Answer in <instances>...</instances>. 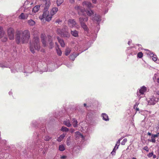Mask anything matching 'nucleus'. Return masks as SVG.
I'll return each instance as SVG.
<instances>
[{
    "label": "nucleus",
    "instance_id": "f257e3e1",
    "mask_svg": "<svg viewBox=\"0 0 159 159\" xmlns=\"http://www.w3.org/2000/svg\"><path fill=\"white\" fill-rule=\"evenodd\" d=\"M30 37V32L28 30H19L16 32L15 40L17 44L23 43L28 42Z\"/></svg>",
    "mask_w": 159,
    "mask_h": 159
},
{
    "label": "nucleus",
    "instance_id": "f03ea898",
    "mask_svg": "<svg viewBox=\"0 0 159 159\" xmlns=\"http://www.w3.org/2000/svg\"><path fill=\"white\" fill-rule=\"evenodd\" d=\"M88 19L87 17H80L79 18V22L81 28L84 30L85 34L87 36L90 37L91 39L93 40V33H90L89 29L86 24V22H87Z\"/></svg>",
    "mask_w": 159,
    "mask_h": 159
},
{
    "label": "nucleus",
    "instance_id": "7ed1b4c3",
    "mask_svg": "<svg viewBox=\"0 0 159 159\" xmlns=\"http://www.w3.org/2000/svg\"><path fill=\"white\" fill-rule=\"evenodd\" d=\"M46 127L43 126L41 127L40 129V131L39 132H35L33 134V137L34 138L37 139V142L36 145L37 147L40 148L39 145L41 143L42 141L40 139V138L42 137L43 134L45 132Z\"/></svg>",
    "mask_w": 159,
    "mask_h": 159
},
{
    "label": "nucleus",
    "instance_id": "20e7f679",
    "mask_svg": "<svg viewBox=\"0 0 159 159\" xmlns=\"http://www.w3.org/2000/svg\"><path fill=\"white\" fill-rule=\"evenodd\" d=\"M92 18L93 20L96 21L98 23L94 29V33H93V40L94 41L97 37V34L100 29L99 24L101 20V16L99 15L96 14H95L94 16H92Z\"/></svg>",
    "mask_w": 159,
    "mask_h": 159
},
{
    "label": "nucleus",
    "instance_id": "39448f33",
    "mask_svg": "<svg viewBox=\"0 0 159 159\" xmlns=\"http://www.w3.org/2000/svg\"><path fill=\"white\" fill-rule=\"evenodd\" d=\"M30 51L32 53H34L35 52V49L38 51L40 49L39 39L38 37H34L33 43H30Z\"/></svg>",
    "mask_w": 159,
    "mask_h": 159
},
{
    "label": "nucleus",
    "instance_id": "423d86ee",
    "mask_svg": "<svg viewBox=\"0 0 159 159\" xmlns=\"http://www.w3.org/2000/svg\"><path fill=\"white\" fill-rule=\"evenodd\" d=\"M57 32L58 34L63 36L64 38H68L70 37V35L68 32L67 26L64 25L62 29L58 28Z\"/></svg>",
    "mask_w": 159,
    "mask_h": 159
},
{
    "label": "nucleus",
    "instance_id": "0eeeda50",
    "mask_svg": "<svg viewBox=\"0 0 159 159\" xmlns=\"http://www.w3.org/2000/svg\"><path fill=\"white\" fill-rule=\"evenodd\" d=\"M52 16V13H49L48 10H44L43 15L39 16V19L41 20L44 19L46 21H49L51 20Z\"/></svg>",
    "mask_w": 159,
    "mask_h": 159
},
{
    "label": "nucleus",
    "instance_id": "6e6552de",
    "mask_svg": "<svg viewBox=\"0 0 159 159\" xmlns=\"http://www.w3.org/2000/svg\"><path fill=\"white\" fill-rule=\"evenodd\" d=\"M77 50H78L80 52L79 53H76L75 52H73L72 53H71L69 56V57L70 60L74 61L75 58L78 56L80 53H82V52L85 51L87 49H84L82 48L81 47H80V46L78 47H77Z\"/></svg>",
    "mask_w": 159,
    "mask_h": 159
},
{
    "label": "nucleus",
    "instance_id": "1a4fd4ad",
    "mask_svg": "<svg viewBox=\"0 0 159 159\" xmlns=\"http://www.w3.org/2000/svg\"><path fill=\"white\" fill-rule=\"evenodd\" d=\"M159 99V98H156L154 95L149 98V99H148V104L150 105H154L158 102Z\"/></svg>",
    "mask_w": 159,
    "mask_h": 159
},
{
    "label": "nucleus",
    "instance_id": "9d476101",
    "mask_svg": "<svg viewBox=\"0 0 159 159\" xmlns=\"http://www.w3.org/2000/svg\"><path fill=\"white\" fill-rule=\"evenodd\" d=\"M67 24L69 26L70 28H78V27H77V26H79L74 19H69L67 21Z\"/></svg>",
    "mask_w": 159,
    "mask_h": 159
},
{
    "label": "nucleus",
    "instance_id": "9b49d317",
    "mask_svg": "<svg viewBox=\"0 0 159 159\" xmlns=\"http://www.w3.org/2000/svg\"><path fill=\"white\" fill-rule=\"evenodd\" d=\"M147 90L146 88L144 86L141 87L139 90H138L137 92V96L139 98V99H140L141 98V95L144 94V93L146 92Z\"/></svg>",
    "mask_w": 159,
    "mask_h": 159
},
{
    "label": "nucleus",
    "instance_id": "f8f14e48",
    "mask_svg": "<svg viewBox=\"0 0 159 159\" xmlns=\"http://www.w3.org/2000/svg\"><path fill=\"white\" fill-rule=\"evenodd\" d=\"M75 10L78 11V14L80 16L84 15V9L83 7L77 5L75 7Z\"/></svg>",
    "mask_w": 159,
    "mask_h": 159
},
{
    "label": "nucleus",
    "instance_id": "ddd939ff",
    "mask_svg": "<svg viewBox=\"0 0 159 159\" xmlns=\"http://www.w3.org/2000/svg\"><path fill=\"white\" fill-rule=\"evenodd\" d=\"M24 69H23L24 70L23 71H22L21 72L24 73H31L34 70V69L35 68L34 67H30L27 66H24Z\"/></svg>",
    "mask_w": 159,
    "mask_h": 159
},
{
    "label": "nucleus",
    "instance_id": "4468645a",
    "mask_svg": "<svg viewBox=\"0 0 159 159\" xmlns=\"http://www.w3.org/2000/svg\"><path fill=\"white\" fill-rule=\"evenodd\" d=\"M95 112L93 111H89L86 116V119L89 121H91L93 119Z\"/></svg>",
    "mask_w": 159,
    "mask_h": 159
},
{
    "label": "nucleus",
    "instance_id": "2eb2a0df",
    "mask_svg": "<svg viewBox=\"0 0 159 159\" xmlns=\"http://www.w3.org/2000/svg\"><path fill=\"white\" fill-rule=\"evenodd\" d=\"M7 34L10 40L13 39L14 38V30L12 28H10L7 30Z\"/></svg>",
    "mask_w": 159,
    "mask_h": 159
},
{
    "label": "nucleus",
    "instance_id": "dca6fc26",
    "mask_svg": "<svg viewBox=\"0 0 159 159\" xmlns=\"http://www.w3.org/2000/svg\"><path fill=\"white\" fill-rule=\"evenodd\" d=\"M11 64L8 63L6 61L0 62V67L3 68H11Z\"/></svg>",
    "mask_w": 159,
    "mask_h": 159
},
{
    "label": "nucleus",
    "instance_id": "f3484780",
    "mask_svg": "<svg viewBox=\"0 0 159 159\" xmlns=\"http://www.w3.org/2000/svg\"><path fill=\"white\" fill-rule=\"evenodd\" d=\"M84 6L87 7L89 9L93 7V6L90 2L87 1H84L82 3Z\"/></svg>",
    "mask_w": 159,
    "mask_h": 159
},
{
    "label": "nucleus",
    "instance_id": "a211bd4d",
    "mask_svg": "<svg viewBox=\"0 0 159 159\" xmlns=\"http://www.w3.org/2000/svg\"><path fill=\"white\" fill-rule=\"evenodd\" d=\"M29 14V13L24 14L23 13H22L19 16V18L22 20L27 19Z\"/></svg>",
    "mask_w": 159,
    "mask_h": 159
},
{
    "label": "nucleus",
    "instance_id": "6ab92c4d",
    "mask_svg": "<svg viewBox=\"0 0 159 159\" xmlns=\"http://www.w3.org/2000/svg\"><path fill=\"white\" fill-rule=\"evenodd\" d=\"M40 6L39 5L36 6L34 7L32 9V12L31 13L30 12L29 14L31 15H33L36 12H37L39 10Z\"/></svg>",
    "mask_w": 159,
    "mask_h": 159
},
{
    "label": "nucleus",
    "instance_id": "aec40b11",
    "mask_svg": "<svg viewBox=\"0 0 159 159\" xmlns=\"http://www.w3.org/2000/svg\"><path fill=\"white\" fill-rule=\"evenodd\" d=\"M21 66L22 68L21 69H16L15 68H11V72L12 73H15L16 72H21L22 71H24L22 69V66L20 65Z\"/></svg>",
    "mask_w": 159,
    "mask_h": 159
},
{
    "label": "nucleus",
    "instance_id": "412c9836",
    "mask_svg": "<svg viewBox=\"0 0 159 159\" xmlns=\"http://www.w3.org/2000/svg\"><path fill=\"white\" fill-rule=\"evenodd\" d=\"M101 116L102 117V119L104 120L107 121L109 120L108 115L105 113H102L101 114Z\"/></svg>",
    "mask_w": 159,
    "mask_h": 159
},
{
    "label": "nucleus",
    "instance_id": "4be33fe9",
    "mask_svg": "<svg viewBox=\"0 0 159 159\" xmlns=\"http://www.w3.org/2000/svg\"><path fill=\"white\" fill-rule=\"evenodd\" d=\"M72 124L74 127L76 128L78 127V122L75 118H72L71 119Z\"/></svg>",
    "mask_w": 159,
    "mask_h": 159
},
{
    "label": "nucleus",
    "instance_id": "5701e85b",
    "mask_svg": "<svg viewBox=\"0 0 159 159\" xmlns=\"http://www.w3.org/2000/svg\"><path fill=\"white\" fill-rule=\"evenodd\" d=\"M70 33L71 34L75 37H77L79 36V31L76 30H71Z\"/></svg>",
    "mask_w": 159,
    "mask_h": 159
},
{
    "label": "nucleus",
    "instance_id": "b1692460",
    "mask_svg": "<svg viewBox=\"0 0 159 159\" xmlns=\"http://www.w3.org/2000/svg\"><path fill=\"white\" fill-rule=\"evenodd\" d=\"M86 13L88 16H94V12L93 10H92L90 9L87 10L86 11Z\"/></svg>",
    "mask_w": 159,
    "mask_h": 159
},
{
    "label": "nucleus",
    "instance_id": "393cba45",
    "mask_svg": "<svg viewBox=\"0 0 159 159\" xmlns=\"http://www.w3.org/2000/svg\"><path fill=\"white\" fill-rule=\"evenodd\" d=\"M50 4V0H46L44 10H48Z\"/></svg>",
    "mask_w": 159,
    "mask_h": 159
},
{
    "label": "nucleus",
    "instance_id": "a878e982",
    "mask_svg": "<svg viewBox=\"0 0 159 159\" xmlns=\"http://www.w3.org/2000/svg\"><path fill=\"white\" fill-rule=\"evenodd\" d=\"M31 125L32 127L34 128H36L38 127V123L37 121L36 120H33L32 121V123L31 124Z\"/></svg>",
    "mask_w": 159,
    "mask_h": 159
},
{
    "label": "nucleus",
    "instance_id": "bb28decb",
    "mask_svg": "<svg viewBox=\"0 0 159 159\" xmlns=\"http://www.w3.org/2000/svg\"><path fill=\"white\" fill-rule=\"evenodd\" d=\"M64 124L68 127H70L71 125L70 120L69 119H66L64 122Z\"/></svg>",
    "mask_w": 159,
    "mask_h": 159
},
{
    "label": "nucleus",
    "instance_id": "cd10ccee",
    "mask_svg": "<svg viewBox=\"0 0 159 159\" xmlns=\"http://www.w3.org/2000/svg\"><path fill=\"white\" fill-rule=\"evenodd\" d=\"M149 55L150 57H152V59L153 61H155L157 60V56L156 55L154 54L153 52H149Z\"/></svg>",
    "mask_w": 159,
    "mask_h": 159
},
{
    "label": "nucleus",
    "instance_id": "c85d7f7f",
    "mask_svg": "<svg viewBox=\"0 0 159 159\" xmlns=\"http://www.w3.org/2000/svg\"><path fill=\"white\" fill-rule=\"evenodd\" d=\"M66 134L63 133L62 134L60 135V136L57 139V140L58 142H61L64 138V137L65 136Z\"/></svg>",
    "mask_w": 159,
    "mask_h": 159
},
{
    "label": "nucleus",
    "instance_id": "c756f323",
    "mask_svg": "<svg viewBox=\"0 0 159 159\" xmlns=\"http://www.w3.org/2000/svg\"><path fill=\"white\" fill-rule=\"evenodd\" d=\"M57 39L58 40V41L59 42V43H60V44L61 46L62 47H64L65 46V44L64 42V41H63V39L60 38L59 37H58Z\"/></svg>",
    "mask_w": 159,
    "mask_h": 159
},
{
    "label": "nucleus",
    "instance_id": "7c9ffc66",
    "mask_svg": "<svg viewBox=\"0 0 159 159\" xmlns=\"http://www.w3.org/2000/svg\"><path fill=\"white\" fill-rule=\"evenodd\" d=\"M43 138L44 140L46 141H48L52 139V137L48 135H44Z\"/></svg>",
    "mask_w": 159,
    "mask_h": 159
},
{
    "label": "nucleus",
    "instance_id": "2f4dec72",
    "mask_svg": "<svg viewBox=\"0 0 159 159\" xmlns=\"http://www.w3.org/2000/svg\"><path fill=\"white\" fill-rule=\"evenodd\" d=\"M58 11V8L57 7H54L52 9V10L50 12L51 13H52L53 15L56 13Z\"/></svg>",
    "mask_w": 159,
    "mask_h": 159
},
{
    "label": "nucleus",
    "instance_id": "473e14b6",
    "mask_svg": "<svg viewBox=\"0 0 159 159\" xmlns=\"http://www.w3.org/2000/svg\"><path fill=\"white\" fill-rule=\"evenodd\" d=\"M65 150V146L63 144H61L59 146V150L61 151H63Z\"/></svg>",
    "mask_w": 159,
    "mask_h": 159
},
{
    "label": "nucleus",
    "instance_id": "72a5a7b5",
    "mask_svg": "<svg viewBox=\"0 0 159 159\" xmlns=\"http://www.w3.org/2000/svg\"><path fill=\"white\" fill-rule=\"evenodd\" d=\"M75 136H76V137H77L78 136L81 137L83 139H84V136L81 134L80 133L79 131H77L75 132Z\"/></svg>",
    "mask_w": 159,
    "mask_h": 159
},
{
    "label": "nucleus",
    "instance_id": "f704fd0d",
    "mask_svg": "<svg viewBox=\"0 0 159 159\" xmlns=\"http://www.w3.org/2000/svg\"><path fill=\"white\" fill-rule=\"evenodd\" d=\"M71 51V48H67L65 51V55L66 56H68L70 53Z\"/></svg>",
    "mask_w": 159,
    "mask_h": 159
},
{
    "label": "nucleus",
    "instance_id": "c9c22d12",
    "mask_svg": "<svg viewBox=\"0 0 159 159\" xmlns=\"http://www.w3.org/2000/svg\"><path fill=\"white\" fill-rule=\"evenodd\" d=\"M28 23L30 26H34L35 25V21L32 19L28 20Z\"/></svg>",
    "mask_w": 159,
    "mask_h": 159
},
{
    "label": "nucleus",
    "instance_id": "e433bc0d",
    "mask_svg": "<svg viewBox=\"0 0 159 159\" xmlns=\"http://www.w3.org/2000/svg\"><path fill=\"white\" fill-rule=\"evenodd\" d=\"M61 130L63 132H67L69 131V129L66 127L63 126L61 128Z\"/></svg>",
    "mask_w": 159,
    "mask_h": 159
},
{
    "label": "nucleus",
    "instance_id": "4c0bfd02",
    "mask_svg": "<svg viewBox=\"0 0 159 159\" xmlns=\"http://www.w3.org/2000/svg\"><path fill=\"white\" fill-rule=\"evenodd\" d=\"M4 34L3 28L0 27V38L3 36Z\"/></svg>",
    "mask_w": 159,
    "mask_h": 159
},
{
    "label": "nucleus",
    "instance_id": "58836bf2",
    "mask_svg": "<svg viewBox=\"0 0 159 159\" xmlns=\"http://www.w3.org/2000/svg\"><path fill=\"white\" fill-rule=\"evenodd\" d=\"M81 128L82 129V131L83 132H84L85 133H86L87 134H88L89 133V130L88 129V127H85V129H83V127H82Z\"/></svg>",
    "mask_w": 159,
    "mask_h": 159
},
{
    "label": "nucleus",
    "instance_id": "ea45409f",
    "mask_svg": "<svg viewBox=\"0 0 159 159\" xmlns=\"http://www.w3.org/2000/svg\"><path fill=\"white\" fill-rule=\"evenodd\" d=\"M122 139V138H120L116 142V144L115 146L116 147V149H117L118 148V147L120 145V141Z\"/></svg>",
    "mask_w": 159,
    "mask_h": 159
},
{
    "label": "nucleus",
    "instance_id": "a19ab883",
    "mask_svg": "<svg viewBox=\"0 0 159 159\" xmlns=\"http://www.w3.org/2000/svg\"><path fill=\"white\" fill-rule=\"evenodd\" d=\"M57 52L59 56H61L62 54V52L61 50L59 48H57L56 49Z\"/></svg>",
    "mask_w": 159,
    "mask_h": 159
},
{
    "label": "nucleus",
    "instance_id": "79ce46f5",
    "mask_svg": "<svg viewBox=\"0 0 159 159\" xmlns=\"http://www.w3.org/2000/svg\"><path fill=\"white\" fill-rule=\"evenodd\" d=\"M63 2V0H57V6H59Z\"/></svg>",
    "mask_w": 159,
    "mask_h": 159
},
{
    "label": "nucleus",
    "instance_id": "37998d69",
    "mask_svg": "<svg viewBox=\"0 0 159 159\" xmlns=\"http://www.w3.org/2000/svg\"><path fill=\"white\" fill-rule=\"evenodd\" d=\"M143 56V53L142 52H139L137 55V57L138 58H141Z\"/></svg>",
    "mask_w": 159,
    "mask_h": 159
},
{
    "label": "nucleus",
    "instance_id": "c03bdc74",
    "mask_svg": "<svg viewBox=\"0 0 159 159\" xmlns=\"http://www.w3.org/2000/svg\"><path fill=\"white\" fill-rule=\"evenodd\" d=\"M20 65L22 66V69H24V66H24L23 65L21 64L20 63L18 65V66L17 67V69H21L22 68L21 66H20Z\"/></svg>",
    "mask_w": 159,
    "mask_h": 159
},
{
    "label": "nucleus",
    "instance_id": "a18cd8bd",
    "mask_svg": "<svg viewBox=\"0 0 159 159\" xmlns=\"http://www.w3.org/2000/svg\"><path fill=\"white\" fill-rule=\"evenodd\" d=\"M64 64L68 68H70L72 66V65L70 63L68 62L66 63H64Z\"/></svg>",
    "mask_w": 159,
    "mask_h": 159
},
{
    "label": "nucleus",
    "instance_id": "49530a36",
    "mask_svg": "<svg viewBox=\"0 0 159 159\" xmlns=\"http://www.w3.org/2000/svg\"><path fill=\"white\" fill-rule=\"evenodd\" d=\"M127 139H124L123 141L121 142V144L122 145H124L125 144V143L127 142Z\"/></svg>",
    "mask_w": 159,
    "mask_h": 159
},
{
    "label": "nucleus",
    "instance_id": "de8ad7c7",
    "mask_svg": "<svg viewBox=\"0 0 159 159\" xmlns=\"http://www.w3.org/2000/svg\"><path fill=\"white\" fill-rule=\"evenodd\" d=\"M54 159H56L55 158ZM60 159H67V156L65 155L61 156Z\"/></svg>",
    "mask_w": 159,
    "mask_h": 159
},
{
    "label": "nucleus",
    "instance_id": "09e8293b",
    "mask_svg": "<svg viewBox=\"0 0 159 159\" xmlns=\"http://www.w3.org/2000/svg\"><path fill=\"white\" fill-rule=\"evenodd\" d=\"M41 41H42L45 39L46 37L43 34H42L41 36Z\"/></svg>",
    "mask_w": 159,
    "mask_h": 159
},
{
    "label": "nucleus",
    "instance_id": "8fccbe9b",
    "mask_svg": "<svg viewBox=\"0 0 159 159\" xmlns=\"http://www.w3.org/2000/svg\"><path fill=\"white\" fill-rule=\"evenodd\" d=\"M44 47L46 46L47 44L46 43V41L45 39L44 40H43L41 41Z\"/></svg>",
    "mask_w": 159,
    "mask_h": 159
},
{
    "label": "nucleus",
    "instance_id": "3c124183",
    "mask_svg": "<svg viewBox=\"0 0 159 159\" xmlns=\"http://www.w3.org/2000/svg\"><path fill=\"white\" fill-rule=\"evenodd\" d=\"M137 53V52L135 51H134L133 52H132L130 53V54L129 55V56H130V55H135Z\"/></svg>",
    "mask_w": 159,
    "mask_h": 159
},
{
    "label": "nucleus",
    "instance_id": "603ef678",
    "mask_svg": "<svg viewBox=\"0 0 159 159\" xmlns=\"http://www.w3.org/2000/svg\"><path fill=\"white\" fill-rule=\"evenodd\" d=\"M143 149L146 151L147 152L149 151V149L147 146L144 147L143 148Z\"/></svg>",
    "mask_w": 159,
    "mask_h": 159
},
{
    "label": "nucleus",
    "instance_id": "864d4df0",
    "mask_svg": "<svg viewBox=\"0 0 159 159\" xmlns=\"http://www.w3.org/2000/svg\"><path fill=\"white\" fill-rule=\"evenodd\" d=\"M152 155H153V152H150V153H149L148 155V156L149 157H152Z\"/></svg>",
    "mask_w": 159,
    "mask_h": 159
},
{
    "label": "nucleus",
    "instance_id": "5fc2aeb1",
    "mask_svg": "<svg viewBox=\"0 0 159 159\" xmlns=\"http://www.w3.org/2000/svg\"><path fill=\"white\" fill-rule=\"evenodd\" d=\"M61 20L60 19H57L56 21V22L57 23H58V24H59L60 22H61Z\"/></svg>",
    "mask_w": 159,
    "mask_h": 159
},
{
    "label": "nucleus",
    "instance_id": "6e6d98bb",
    "mask_svg": "<svg viewBox=\"0 0 159 159\" xmlns=\"http://www.w3.org/2000/svg\"><path fill=\"white\" fill-rule=\"evenodd\" d=\"M111 153L112 155H115L116 154V152L114 151H112Z\"/></svg>",
    "mask_w": 159,
    "mask_h": 159
},
{
    "label": "nucleus",
    "instance_id": "4d7b16f0",
    "mask_svg": "<svg viewBox=\"0 0 159 159\" xmlns=\"http://www.w3.org/2000/svg\"><path fill=\"white\" fill-rule=\"evenodd\" d=\"M110 157L108 156H104L103 159H110Z\"/></svg>",
    "mask_w": 159,
    "mask_h": 159
},
{
    "label": "nucleus",
    "instance_id": "13d9d810",
    "mask_svg": "<svg viewBox=\"0 0 159 159\" xmlns=\"http://www.w3.org/2000/svg\"><path fill=\"white\" fill-rule=\"evenodd\" d=\"M132 43V40H129L128 43V44L129 45H130V44H131Z\"/></svg>",
    "mask_w": 159,
    "mask_h": 159
},
{
    "label": "nucleus",
    "instance_id": "bf43d9fd",
    "mask_svg": "<svg viewBox=\"0 0 159 159\" xmlns=\"http://www.w3.org/2000/svg\"><path fill=\"white\" fill-rule=\"evenodd\" d=\"M74 131H75V129H71L70 131V132L71 133L74 132Z\"/></svg>",
    "mask_w": 159,
    "mask_h": 159
},
{
    "label": "nucleus",
    "instance_id": "052dcab7",
    "mask_svg": "<svg viewBox=\"0 0 159 159\" xmlns=\"http://www.w3.org/2000/svg\"><path fill=\"white\" fill-rule=\"evenodd\" d=\"M7 38H4L2 40V41L5 42L7 40Z\"/></svg>",
    "mask_w": 159,
    "mask_h": 159
},
{
    "label": "nucleus",
    "instance_id": "680f3d73",
    "mask_svg": "<svg viewBox=\"0 0 159 159\" xmlns=\"http://www.w3.org/2000/svg\"><path fill=\"white\" fill-rule=\"evenodd\" d=\"M70 2L71 3H73L75 2L74 0H69Z\"/></svg>",
    "mask_w": 159,
    "mask_h": 159
},
{
    "label": "nucleus",
    "instance_id": "e2e57ef3",
    "mask_svg": "<svg viewBox=\"0 0 159 159\" xmlns=\"http://www.w3.org/2000/svg\"><path fill=\"white\" fill-rule=\"evenodd\" d=\"M116 146H115L114 148L113 149V150L112 151H114L116 152V150L117 149H116Z\"/></svg>",
    "mask_w": 159,
    "mask_h": 159
},
{
    "label": "nucleus",
    "instance_id": "0e129e2a",
    "mask_svg": "<svg viewBox=\"0 0 159 159\" xmlns=\"http://www.w3.org/2000/svg\"><path fill=\"white\" fill-rule=\"evenodd\" d=\"M9 94L10 95H12V92L11 91H10L9 92Z\"/></svg>",
    "mask_w": 159,
    "mask_h": 159
},
{
    "label": "nucleus",
    "instance_id": "69168bd1",
    "mask_svg": "<svg viewBox=\"0 0 159 159\" xmlns=\"http://www.w3.org/2000/svg\"><path fill=\"white\" fill-rule=\"evenodd\" d=\"M155 62H156V63L159 64V60H157Z\"/></svg>",
    "mask_w": 159,
    "mask_h": 159
},
{
    "label": "nucleus",
    "instance_id": "338daca9",
    "mask_svg": "<svg viewBox=\"0 0 159 159\" xmlns=\"http://www.w3.org/2000/svg\"><path fill=\"white\" fill-rule=\"evenodd\" d=\"M152 156H153V158H155L156 157V156L155 155H154L153 154V155H152Z\"/></svg>",
    "mask_w": 159,
    "mask_h": 159
},
{
    "label": "nucleus",
    "instance_id": "774afa93",
    "mask_svg": "<svg viewBox=\"0 0 159 159\" xmlns=\"http://www.w3.org/2000/svg\"><path fill=\"white\" fill-rule=\"evenodd\" d=\"M134 108H137V104H135L134 106Z\"/></svg>",
    "mask_w": 159,
    "mask_h": 159
}]
</instances>
